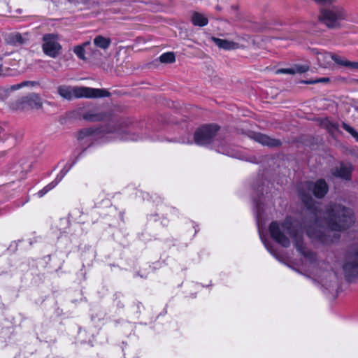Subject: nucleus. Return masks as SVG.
Wrapping results in <instances>:
<instances>
[{"instance_id":"obj_8","label":"nucleus","mask_w":358,"mask_h":358,"mask_svg":"<svg viewBox=\"0 0 358 358\" xmlns=\"http://www.w3.org/2000/svg\"><path fill=\"white\" fill-rule=\"evenodd\" d=\"M20 104L27 105L31 108L39 109L42 107L41 100L40 97L36 94H32L28 96H26V97H24L23 99H22ZM17 108L24 109L25 106H17Z\"/></svg>"},{"instance_id":"obj_31","label":"nucleus","mask_w":358,"mask_h":358,"mask_svg":"<svg viewBox=\"0 0 358 358\" xmlns=\"http://www.w3.org/2000/svg\"><path fill=\"white\" fill-rule=\"evenodd\" d=\"M125 126V123L122 122L121 124H119V127L117 129H116V131L119 134H124L126 132V131L124 129V127Z\"/></svg>"},{"instance_id":"obj_16","label":"nucleus","mask_w":358,"mask_h":358,"mask_svg":"<svg viewBox=\"0 0 358 358\" xmlns=\"http://www.w3.org/2000/svg\"><path fill=\"white\" fill-rule=\"evenodd\" d=\"M111 41L109 38L102 36H97L94 39V45L103 50H106L110 45Z\"/></svg>"},{"instance_id":"obj_32","label":"nucleus","mask_w":358,"mask_h":358,"mask_svg":"<svg viewBox=\"0 0 358 358\" xmlns=\"http://www.w3.org/2000/svg\"><path fill=\"white\" fill-rule=\"evenodd\" d=\"M120 138L123 139V140H131V141L138 140V138L134 136V135H127V134L124 136H122Z\"/></svg>"},{"instance_id":"obj_10","label":"nucleus","mask_w":358,"mask_h":358,"mask_svg":"<svg viewBox=\"0 0 358 358\" xmlns=\"http://www.w3.org/2000/svg\"><path fill=\"white\" fill-rule=\"evenodd\" d=\"M352 171V166L349 163H342L333 171V174L335 176L348 180L350 178Z\"/></svg>"},{"instance_id":"obj_7","label":"nucleus","mask_w":358,"mask_h":358,"mask_svg":"<svg viewBox=\"0 0 358 358\" xmlns=\"http://www.w3.org/2000/svg\"><path fill=\"white\" fill-rule=\"evenodd\" d=\"M343 270L348 275L358 272V247L349 252L347 262L343 265Z\"/></svg>"},{"instance_id":"obj_6","label":"nucleus","mask_w":358,"mask_h":358,"mask_svg":"<svg viewBox=\"0 0 358 358\" xmlns=\"http://www.w3.org/2000/svg\"><path fill=\"white\" fill-rule=\"evenodd\" d=\"M218 127L215 124L205 125L198 129L194 133V141L199 145L210 143L215 137Z\"/></svg>"},{"instance_id":"obj_9","label":"nucleus","mask_w":358,"mask_h":358,"mask_svg":"<svg viewBox=\"0 0 358 358\" xmlns=\"http://www.w3.org/2000/svg\"><path fill=\"white\" fill-rule=\"evenodd\" d=\"M210 40L220 49L225 50H231L240 48L241 46L239 43L234 42L232 41L221 39L212 36Z\"/></svg>"},{"instance_id":"obj_20","label":"nucleus","mask_w":358,"mask_h":358,"mask_svg":"<svg viewBox=\"0 0 358 358\" xmlns=\"http://www.w3.org/2000/svg\"><path fill=\"white\" fill-rule=\"evenodd\" d=\"M322 126L325 127L330 132H334L338 129V124L331 122L328 119H324L322 120Z\"/></svg>"},{"instance_id":"obj_35","label":"nucleus","mask_w":358,"mask_h":358,"mask_svg":"<svg viewBox=\"0 0 358 358\" xmlns=\"http://www.w3.org/2000/svg\"><path fill=\"white\" fill-rule=\"evenodd\" d=\"M357 83H358V80H357Z\"/></svg>"},{"instance_id":"obj_26","label":"nucleus","mask_w":358,"mask_h":358,"mask_svg":"<svg viewBox=\"0 0 358 358\" xmlns=\"http://www.w3.org/2000/svg\"><path fill=\"white\" fill-rule=\"evenodd\" d=\"M318 5H330L337 2L338 0H313Z\"/></svg>"},{"instance_id":"obj_15","label":"nucleus","mask_w":358,"mask_h":358,"mask_svg":"<svg viewBox=\"0 0 358 358\" xmlns=\"http://www.w3.org/2000/svg\"><path fill=\"white\" fill-rule=\"evenodd\" d=\"M316 57L319 65L322 67H327L332 60V55L324 52H318Z\"/></svg>"},{"instance_id":"obj_33","label":"nucleus","mask_w":358,"mask_h":358,"mask_svg":"<svg viewBox=\"0 0 358 358\" xmlns=\"http://www.w3.org/2000/svg\"><path fill=\"white\" fill-rule=\"evenodd\" d=\"M3 69H2V65H0V76L2 74Z\"/></svg>"},{"instance_id":"obj_27","label":"nucleus","mask_w":358,"mask_h":358,"mask_svg":"<svg viewBox=\"0 0 358 358\" xmlns=\"http://www.w3.org/2000/svg\"><path fill=\"white\" fill-rule=\"evenodd\" d=\"M276 73H287V74H294V69L292 68L280 69L276 71Z\"/></svg>"},{"instance_id":"obj_34","label":"nucleus","mask_w":358,"mask_h":358,"mask_svg":"<svg viewBox=\"0 0 358 358\" xmlns=\"http://www.w3.org/2000/svg\"><path fill=\"white\" fill-rule=\"evenodd\" d=\"M355 110L358 113V107L355 108Z\"/></svg>"},{"instance_id":"obj_13","label":"nucleus","mask_w":358,"mask_h":358,"mask_svg":"<svg viewBox=\"0 0 358 358\" xmlns=\"http://www.w3.org/2000/svg\"><path fill=\"white\" fill-rule=\"evenodd\" d=\"M191 22L194 26L204 27L208 24V19L204 14L194 11L192 13Z\"/></svg>"},{"instance_id":"obj_11","label":"nucleus","mask_w":358,"mask_h":358,"mask_svg":"<svg viewBox=\"0 0 358 358\" xmlns=\"http://www.w3.org/2000/svg\"><path fill=\"white\" fill-rule=\"evenodd\" d=\"M253 138L255 141L262 144L263 145H267L269 147H277L280 145V141L278 139L271 138V137L262 134H255Z\"/></svg>"},{"instance_id":"obj_18","label":"nucleus","mask_w":358,"mask_h":358,"mask_svg":"<svg viewBox=\"0 0 358 358\" xmlns=\"http://www.w3.org/2000/svg\"><path fill=\"white\" fill-rule=\"evenodd\" d=\"M229 13L231 14V19L232 21H240L242 20V15L238 10V6L237 5H232L230 7Z\"/></svg>"},{"instance_id":"obj_28","label":"nucleus","mask_w":358,"mask_h":358,"mask_svg":"<svg viewBox=\"0 0 358 358\" xmlns=\"http://www.w3.org/2000/svg\"><path fill=\"white\" fill-rule=\"evenodd\" d=\"M329 79L328 78H323L319 80H311L308 81H304L303 83L306 84H314L317 83H323V82H328Z\"/></svg>"},{"instance_id":"obj_30","label":"nucleus","mask_w":358,"mask_h":358,"mask_svg":"<svg viewBox=\"0 0 358 358\" xmlns=\"http://www.w3.org/2000/svg\"><path fill=\"white\" fill-rule=\"evenodd\" d=\"M346 67L353 69H358V62L348 61Z\"/></svg>"},{"instance_id":"obj_1","label":"nucleus","mask_w":358,"mask_h":358,"mask_svg":"<svg viewBox=\"0 0 358 358\" xmlns=\"http://www.w3.org/2000/svg\"><path fill=\"white\" fill-rule=\"evenodd\" d=\"M328 191L324 180L315 182H306L299 186V193L309 210L304 221L307 236L312 240L329 244L338 238L333 232H341L348 229L355 222L353 212L341 204H329L323 210L320 203L313 201V193L316 197H323Z\"/></svg>"},{"instance_id":"obj_22","label":"nucleus","mask_w":358,"mask_h":358,"mask_svg":"<svg viewBox=\"0 0 358 358\" xmlns=\"http://www.w3.org/2000/svg\"><path fill=\"white\" fill-rule=\"evenodd\" d=\"M57 183H58V182H52L50 183L49 185H48L47 186H45L43 189H41V191H39L38 192V196L39 197L43 196L47 192H48L50 189L54 188L57 185Z\"/></svg>"},{"instance_id":"obj_4","label":"nucleus","mask_w":358,"mask_h":358,"mask_svg":"<svg viewBox=\"0 0 358 358\" xmlns=\"http://www.w3.org/2000/svg\"><path fill=\"white\" fill-rule=\"evenodd\" d=\"M348 20V13L340 5L323 7L320 9L318 20L330 29L341 27V22Z\"/></svg>"},{"instance_id":"obj_17","label":"nucleus","mask_w":358,"mask_h":358,"mask_svg":"<svg viewBox=\"0 0 358 358\" xmlns=\"http://www.w3.org/2000/svg\"><path fill=\"white\" fill-rule=\"evenodd\" d=\"M90 45V41L83 43L82 45H76L73 48V52L77 57L81 59H85V49L87 46Z\"/></svg>"},{"instance_id":"obj_12","label":"nucleus","mask_w":358,"mask_h":358,"mask_svg":"<svg viewBox=\"0 0 358 358\" xmlns=\"http://www.w3.org/2000/svg\"><path fill=\"white\" fill-rule=\"evenodd\" d=\"M83 118L91 122L101 121L106 119V115L96 109H91L83 115Z\"/></svg>"},{"instance_id":"obj_2","label":"nucleus","mask_w":358,"mask_h":358,"mask_svg":"<svg viewBox=\"0 0 358 358\" xmlns=\"http://www.w3.org/2000/svg\"><path fill=\"white\" fill-rule=\"evenodd\" d=\"M299 229H301V226H299L292 218H287L281 224L273 222L269 227L271 237L282 246L289 247L291 244L290 239L292 240L296 249L303 256L302 268L309 275L319 277L321 273L320 268L324 262H318L315 254L305 247L302 233Z\"/></svg>"},{"instance_id":"obj_25","label":"nucleus","mask_w":358,"mask_h":358,"mask_svg":"<svg viewBox=\"0 0 358 358\" xmlns=\"http://www.w3.org/2000/svg\"><path fill=\"white\" fill-rule=\"evenodd\" d=\"M293 68L294 69V74L305 73L309 69L308 66L306 65H296Z\"/></svg>"},{"instance_id":"obj_21","label":"nucleus","mask_w":358,"mask_h":358,"mask_svg":"<svg viewBox=\"0 0 358 358\" xmlns=\"http://www.w3.org/2000/svg\"><path fill=\"white\" fill-rule=\"evenodd\" d=\"M342 127L358 142V132L353 127L346 123H343Z\"/></svg>"},{"instance_id":"obj_19","label":"nucleus","mask_w":358,"mask_h":358,"mask_svg":"<svg viewBox=\"0 0 358 358\" xmlns=\"http://www.w3.org/2000/svg\"><path fill=\"white\" fill-rule=\"evenodd\" d=\"M159 60L162 63H173L176 60V57L173 52H166L159 57Z\"/></svg>"},{"instance_id":"obj_29","label":"nucleus","mask_w":358,"mask_h":358,"mask_svg":"<svg viewBox=\"0 0 358 358\" xmlns=\"http://www.w3.org/2000/svg\"><path fill=\"white\" fill-rule=\"evenodd\" d=\"M29 82H22L20 84H17V85H14L13 86H11V90H19L20 89L21 87H24V86H26L29 84Z\"/></svg>"},{"instance_id":"obj_24","label":"nucleus","mask_w":358,"mask_h":358,"mask_svg":"<svg viewBox=\"0 0 358 358\" xmlns=\"http://www.w3.org/2000/svg\"><path fill=\"white\" fill-rule=\"evenodd\" d=\"M332 60H334L336 64L343 66H346L348 62V60L336 55H332Z\"/></svg>"},{"instance_id":"obj_5","label":"nucleus","mask_w":358,"mask_h":358,"mask_svg":"<svg viewBox=\"0 0 358 358\" xmlns=\"http://www.w3.org/2000/svg\"><path fill=\"white\" fill-rule=\"evenodd\" d=\"M59 37L58 34H47L43 36L42 48L43 52L52 58L59 55L62 45L59 43Z\"/></svg>"},{"instance_id":"obj_3","label":"nucleus","mask_w":358,"mask_h":358,"mask_svg":"<svg viewBox=\"0 0 358 358\" xmlns=\"http://www.w3.org/2000/svg\"><path fill=\"white\" fill-rule=\"evenodd\" d=\"M57 92L62 99L69 101L82 97L98 98L109 96V92L105 90L66 85H59Z\"/></svg>"},{"instance_id":"obj_14","label":"nucleus","mask_w":358,"mask_h":358,"mask_svg":"<svg viewBox=\"0 0 358 358\" xmlns=\"http://www.w3.org/2000/svg\"><path fill=\"white\" fill-rule=\"evenodd\" d=\"M28 40L27 34H21L20 33H14L9 36L8 43L13 45H20L24 44Z\"/></svg>"},{"instance_id":"obj_23","label":"nucleus","mask_w":358,"mask_h":358,"mask_svg":"<svg viewBox=\"0 0 358 358\" xmlns=\"http://www.w3.org/2000/svg\"><path fill=\"white\" fill-rule=\"evenodd\" d=\"M92 134V131L90 129H84L80 130L78 134V139H83L85 137L91 136Z\"/></svg>"}]
</instances>
